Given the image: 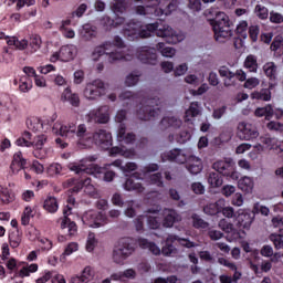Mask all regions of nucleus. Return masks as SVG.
<instances>
[{
    "instance_id": "nucleus-52",
    "label": "nucleus",
    "mask_w": 283,
    "mask_h": 283,
    "mask_svg": "<svg viewBox=\"0 0 283 283\" xmlns=\"http://www.w3.org/2000/svg\"><path fill=\"white\" fill-rule=\"evenodd\" d=\"M269 240H270V242L273 243L274 249H276L277 251H280V249H283L282 234L272 233V234H270Z\"/></svg>"
},
{
    "instance_id": "nucleus-31",
    "label": "nucleus",
    "mask_w": 283,
    "mask_h": 283,
    "mask_svg": "<svg viewBox=\"0 0 283 283\" xmlns=\"http://www.w3.org/2000/svg\"><path fill=\"white\" fill-rule=\"evenodd\" d=\"M263 72L270 81H275L277 78V64L275 62H266L263 65Z\"/></svg>"
},
{
    "instance_id": "nucleus-21",
    "label": "nucleus",
    "mask_w": 283,
    "mask_h": 283,
    "mask_svg": "<svg viewBox=\"0 0 283 283\" xmlns=\"http://www.w3.org/2000/svg\"><path fill=\"white\" fill-rule=\"evenodd\" d=\"M178 240V235L176 234H169L166 238V244L161 248V253L166 258H171L172 255L178 254V249L174 247V243Z\"/></svg>"
},
{
    "instance_id": "nucleus-34",
    "label": "nucleus",
    "mask_w": 283,
    "mask_h": 283,
    "mask_svg": "<svg viewBox=\"0 0 283 283\" xmlns=\"http://www.w3.org/2000/svg\"><path fill=\"white\" fill-rule=\"evenodd\" d=\"M273 106L272 105H266L264 107H258L254 111V116L258 118H262L263 116L266 118V120H271L273 118Z\"/></svg>"
},
{
    "instance_id": "nucleus-3",
    "label": "nucleus",
    "mask_w": 283,
    "mask_h": 283,
    "mask_svg": "<svg viewBox=\"0 0 283 283\" xmlns=\"http://www.w3.org/2000/svg\"><path fill=\"white\" fill-rule=\"evenodd\" d=\"M53 132L57 136H62V138H74L76 136L80 145H85V143L92 139V135L87 132L85 124L76 126L75 123L62 124L61 122H56L53 125Z\"/></svg>"
},
{
    "instance_id": "nucleus-1",
    "label": "nucleus",
    "mask_w": 283,
    "mask_h": 283,
    "mask_svg": "<svg viewBox=\"0 0 283 283\" xmlns=\"http://www.w3.org/2000/svg\"><path fill=\"white\" fill-rule=\"evenodd\" d=\"M154 32H157V36L165 39L166 43L176 44L185 41V33L176 32L167 24L159 28L158 22L143 27L140 22L130 21L124 29V36H126L128 41H134V39H149V36H153Z\"/></svg>"
},
{
    "instance_id": "nucleus-55",
    "label": "nucleus",
    "mask_w": 283,
    "mask_h": 283,
    "mask_svg": "<svg viewBox=\"0 0 283 283\" xmlns=\"http://www.w3.org/2000/svg\"><path fill=\"white\" fill-rule=\"evenodd\" d=\"M11 200L12 195L10 193V190L3 186H0V202L7 205L8 202H11Z\"/></svg>"
},
{
    "instance_id": "nucleus-15",
    "label": "nucleus",
    "mask_w": 283,
    "mask_h": 283,
    "mask_svg": "<svg viewBox=\"0 0 283 283\" xmlns=\"http://www.w3.org/2000/svg\"><path fill=\"white\" fill-rule=\"evenodd\" d=\"M93 140L101 149H109L113 145L112 133L106 129H97L93 134Z\"/></svg>"
},
{
    "instance_id": "nucleus-2",
    "label": "nucleus",
    "mask_w": 283,
    "mask_h": 283,
    "mask_svg": "<svg viewBox=\"0 0 283 283\" xmlns=\"http://www.w3.org/2000/svg\"><path fill=\"white\" fill-rule=\"evenodd\" d=\"M115 48L122 50L125 48V42L120 36H115L113 43L111 41L97 45L91 55L92 61H98L101 56H106L108 63H116V61H132V55L123 53V51H114Z\"/></svg>"
},
{
    "instance_id": "nucleus-8",
    "label": "nucleus",
    "mask_w": 283,
    "mask_h": 283,
    "mask_svg": "<svg viewBox=\"0 0 283 283\" xmlns=\"http://www.w3.org/2000/svg\"><path fill=\"white\" fill-rule=\"evenodd\" d=\"M67 169H70V171H74V174H77V175L91 174L92 176H95V178H98V176L103 174V168H101L98 165L87 164V159L70 163L67 165Z\"/></svg>"
},
{
    "instance_id": "nucleus-44",
    "label": "nucleus",
    "mask_w": 283,
    "mask_h": 283,
    "mask_svg": "<svg viewBox=\"0 0 283 283\" xmlns=\"http://www.w3.org/2000/svg\"><path fill=\"white\" fill-rule=\"evenodd\" d=\"M117 17L112 20V18L109 17H104L103 21L105 23L106 27L108 28H118V25H123V23H125V18L124 17H118V14H116Z\"/></svg>"
},
{
    "instance_id": "nucleus-40",
    "label": "nucleus",
    "mask_w": 283,
    "mask_h": 283,
    "mask_svg": "<svg viewBox=\"0 0 283 283\" xmlns=\"http://www.w3.org/2000/svg\"><path fill=\"white\" fill-rule=\"evenodd\" d=\"M42 43L43 42L41 41L40 35H31L30 42H29L30 50L28 54H34V52H39V50H41Z\"/></svg>"
},
{
    "instance_id": "nucleus-12",
    "label": "nucleus",
    "mask_w": 283,
    "mask_h": 283,
    "mask_svg": "<svg viewBox=\"0 0 283 283\" xmlns=\"http://www.w3.org/2000/svg\"><path fill=\"white\" fill-rule=\"evenodd\" d=\"M260 136L258 128L247 122H240L237 126V137L239 140H255Z\"/></svg>"
},
{
    "instance_id": "nucleus-50",
    "label": "nucleus",
    "mask_w": 283,
    "mask_h": 283,
    "mask_svg": "<svg viewBox=\"0 0 283 283\" xmlns=\"http://www.w3.org/2000/svg\"><path fill=\"white\" fill-rule=\"evenodd\" d=\"M252 98L258 101H271V91L269 88H263L260 92L252 93Z\"/></svg>"
},
{
    "instance_id": "nucleus-14",
    "label": "nucleus",
    "mask_w": 283,
    "mask_h": 283,
    "mask_svg": "<svg viewBox=\"0 0 283 283\" xmlns=\"http://www.w3.org/2000/svg\"><path fill=\"white\" fill-rule=\"evenodd\" d=\"M86 120L88 123H98L99 125L109 123V106L104 105L90 111L88 114H86Z\"/></svg>"
},
{
    "instance_id": "nucleus-11",
    "label": "nucleus",
    "mask_w": 283,
    "mask_h": 283,
    "mask_svg": "<svg viewBox=\"0 0 283 283\" xmlns=\"http://www.w3.org/2000/svg\"><path fill=\"white\" fill-rule=\"evenodd\" d=\"M78 50L74 44H67L60 49L59 52H55L51 55V63H56V61H62L63 63H67L70 61H74L76 57Z\"/></svg>"
},
{
    "instance_id": "nucleus-9",
    "label": "nucleus",
    "mask_w": 283,
    "mask_h": 283,
    "mask_svg": "<svg viewBox=\"0 0 283 283\" xmlns=\"http://www.w3.org/2000/svg\"><path fill=\"white\" fill-rule=\"evenodd\" d=\"M82 222L83 224H86V227H91L92 229H98L101 227H105L108 221L105 214L96 210H88L82 216Z\"/></svg>"
},
{
    "instance_id": "nucleus-16",
    "label": "nucleus",
    "mask_w": 283,
    "mask_h": 283,
    "mask_svg": "<svg viewBox=\"0 0 283 283\" xmlns=\"http://www.w3.org/2000/svg\"><path fill=\"white\" fill-rule=\"evenodd\" d=\"M137 59L147 65H156L158 55L156 54V49L142 46L137 50Z\"/></svg>"
},
{
    "instance_id": "nucleus-28",
    "label": "nucleus",
    "mask_w": 283,
    "mask_h": 283,
    "mask_svg": "<svg viewBox=\"0 0 283 283\" xmlns=\"http://www.w3.org/2000/svg\"><path fill=\"white\" fill-rule=\"evenodd\" d=\"M222 207H224V199H219L217 202L208 203L203 211L207 216H218L222 211Z\"/></svg>"
},
{
    "instance_id": "nucleus-33",
    "label": "nucleus",
    "mask_w": 283,
    "mask_h": 283,
    "mask_svg": "<svg viewBox=\"0 0 283 283\" xmlns=\"http://www.w3.org/2000/svg\"><path fill=\"white\" fill-rule=\"evenodd\" d=\"M161 129H167L168 127H174L178 129L182 125V120L177 117H164L160 122Z\"/></svg>"
},
{
    "instance_id": "nucleus-58",
    "label": "nucleus",
    "mask_w": 283,
    "mask_h": 283,
    "mask_svg": "<svg viewBox=\"0 0 283 283\" xmlns=\"http://www.w3.org/2000/svg\"><path fill=\"white\" fill-rule=\"evenodd\" d=\"M149 180L151 185H156V187H165V182L163 181V174L160 172L150 175Z\"/></svg>"
},
{
    "instance_id": "nucleus-35",
    "label": "nucleus",
    "mask_w": 283,
    "mask_h": 283,
    "mask_svg": "<svg viewBox=\"0 0 283 283\" xmlns=\"http://www.w3.org/2000/svg\"><path fill=\"white\" fill-rule=\"evenodd\" d=\"M253 179L251 177H243L238 182L239 189L245 193H251L253 191Z\"/></svg>"
},
{
    "instance_id": "nucleus-63",
    "label": "nucleus",
    "mask_w": 283,
    "mask_h": 283,
    "mask_svg": "<svg viewBox=\"0 0 283 283\" xmlns=\"http://www.w3.org/2000/svg\"><path fill=\"white\" fill-rule=\"evenodd\" d=\"M221 193L226 198H231V196H233V193H235V186H233V185L223 186L221 189Z\"/></svg>"
},
{
    "instance_id": "nucleus-47",
    "label": "nucleus",
    "mask_w": 283,
    "mask_h": 283,
    "mask_svg": "<svg viewBox=\"0 0 283 283\" xmlns=\"http://www.w3.org/2000/svg\"><path fill=\"white\" fill-rule=\"evenodd\" d=\"M140 78V72L134 71L133 73L128 74L125 80L126 87H134V85L138 84Z\"/></svg>"
},
{
    "instance_id": "nucleus-17",
    "label": "nucleus",
    "mask_w": 283,
    "mask_h": 283,
    "mask_svg": "<svg viewBox=\"0 0 283 283\" xmlns=\"http://www.w3.org/2000/svg\"><path fill=\"white\" fill-rule=\"evenodd\" d=\"M136 180H143L140 172H134L128 179H126L124 189L126 191H137V193H143V191H145V186H143L140 181Z\"/></svg>"
},
{
    "instance_id": "nucleus-46",
    "label": "nucleus",
    "mask_w": 283,
    "mask_h": 283,
    "mask_svg": "<svg viewBox=\"0 0 283 283\" xmlns=\"http://www.w3.org/2000/svg\"><path fill=\"white\" fill-rule=\"evenodd\" d=\"M198 107H199L198 102H192L190 104L189 109L186 111V116H185L186 122L191 120V118H196V116L200 114V109Z\"/></svg>"
},
{
    "instance_id": "nucleus-13",
    "label": "nucleus",
    "mask_w": 283,
    "mask_h": 283,
    "mask_svg": "<svg viewBox=\"0 0 283 283\" xmlns=\"http://www.w3.org/2000/svg\"><path fill=\"white\" fill-rule=\"evenodd\" d=\"M191 151L175 148L170 151H166L161 155L164 163H177L178 165H185L189 160Z\"/></svg>"
},
{
    "instance_id": "nucleus-48",
    "label": "nucleus",
    "mask_w": 283,
    "mask_h": 283,
    "mask_svg": "<svg viewBox=\"0 0 283 283\" xmlns=\"http://www.w3.org/2000/svg\"><path fill=\"white\" fill-rule=\"evenodd\" d=\"M34 216V210L31 207H25L21 216V224L28 227L30 224V219Z\"/></svg>"
},
{
    "instance_id": "nucleus-51",
    "label": "nucleus",
    "mask_w": 283,
    "mask_h": 283,
    "mask_svg": "<svg viewBox=\"0 0 283 283\" xmlns=\"http://www.w3.org/2000/svg\"><path fill=\"white\" fill-rule=\"evenodd\" d=\"M192 226L195 229H207L209 227V223L205 221V219L200 218L198 214L191 216Z\"/></svg>"
},
{
    "instance_id": "nucleus-45",
    "label": "nucleus",
    "mask_w": 283,
    "mask_h": 283,
    "mask_svg": "<svg viewBox=\"0 0 283 283\" xmlns=\"http://www.w3.org/2000/svg\"><path fill=\"white\" fill-rule=\"evenodd\" d=\"M32 134L30 132H24L22 137L15 140L18 147H32Z\"/></svg>"
},
{
    "instance_id": "nucleus-6",
    "label": "nucleus",
    "mask_w": 283,
    "mask_h": 283,
    "mask_svg": "<svg viewBox=\"0 0 283 283\" xmlns=\"http://www.w3.org/2000/svg\"><path fill=\"white\" fill-rule=\"evenodd\" d=\"M134 251H136V249L134 248L132 239H120L113 250V262H115V264H125V260L133 255Z\"/></svg>"
},
{
    "instance_id": "nucleus-32",
    "label": "nucleus",
    "mask_w": 283,
    "mask_h": 283,
    "mask_svg": "<svg viewBox=\"0 0 283 283\" xmlns=\"http://www.w3.org/2000/svg\"><path fill=\"white\" fill-rule=\"evenodd\" d=\"M139 247L142 249L149 250V252L153 253V255H160V253H161L160 248L155 242H151L147 239H140Z\"/></svg>"
},
{
    "instance_id": "nucleus-19",
    "label": "nucleus",
    "mask_w": 283,
    "mask_h": 283,
    "mask_svg": "<svg viewBox=\"0 0 283 283\" xmlns=\"http://www.w3.org/2000/svg\"><path fill=\"white\" fill-rule=\"evenodd\" d=\"M149 6L147 8L139 6L136 8V13L140 15H146V14H155V17H160L164 14L163 9H154L156 6H160L161 0H147Z\"/></svg>"
},
{
    "instance_id": "nucleus-42",
    "label": "nucleus",
    "mask_w": 283,
    "mask_h": 283,
    "mask_svg": "<svg viewBox=\"0 0 283 283\" xmlns=\"http://www.w3.org/2000/svg\"><path fill=\"white\" fill-rule=\"evenodd\" d=\"M244 67L249 70V72H258V56L250 54L244 60Z\"/></svg>"
},
{
    "instance_id": "nucleus-36",
    "label": "nucleus",
    "mask_w": 283,
    "mask_h": 283,
    "mask_svg": "<svg viewBox=\"0 0 283 283\" xmlns=\"http://www.w3.org/2000/svg\"><path fill=\"white\" fill-rule=\"evenodd\" d=\"M32 78H30L29 76H21L19 80V92H21V94H28V92L32 91Z\"/></svg>"
},
{
    "instance_id": "nucleus-30",
    "label": "nucleus",
    "mask_w": 283,
    "mask_h": 283,
    "mask_svg": "<svg viewBox=\"0 0 283 283\" xmlns=\"http://www.w3.org/2000/svg\"><path fill=\"white\" fill-rule=\"evenodd\" d=\"M254 219L255 217L252 216L251 213L242 212L238 216V224L243 229H251V224H253Z\"/></svg>"
},
{
    "instance_id": "nucleus-7",
    "label": "nucleus",
    "mask_w": 283,
    "mask_h": 283,
    "mask_svg": "<svg viewBox=\"0 0 283 283\" xmlns=\"http://www.w3.org/2000/svg\"><path fill=\"white\" fill-rule=\"evenodd\" d=\"M69 205L63 209V216L64 218L61 219V229L67 230L69 235H75L76 231H78V228L76 227V223L72 221V218L70 216H74V207L76 205V199L74 197H70L67 199Z\"/></svg>"
},
{
    "instance_id": "nucleus-61",
    "label": "nucleus",
    "mask_w": 283,
    "mask_h": 283,
    "mask_svg": "<svg viewBox=\"0 0 283 283\" xmlns=\"http://www.w3.org/2000/svg\"><path fill=\"white\" fill-rule=\"evenodd\" d=\"M147 224H148L149 229H160V218L149 216L147 218Z\"/></svg>"
},
{
    "instance_id": "nucleus-62",
    "label": "nucleus",
    "mask_w": 283,
    "mask_h": 283,
    "mask_svg": "<svg viewBox=\"0 0 283 283\" xmlns=\"http://www.w3.org/2000/svg\"><path fill=\"white\" fill-rule=\"evenodd\" d=\"M258 85H260V78L250 77V78L245 80L243 87H245V90H253V88L258 87Z\"/></svg>"
},
{
    "instance_id": "nucleus-60",
    "label": "nucleus",
    "mask_w": 283,
    "mask_h": 283,
    "mask_svg": "<svg viewBox=\"0 0 283 283\" xmlns=\"http://www.w3.org/2000/svg\"><path fill=\"white\" fill-rule=\"evenodd\" d=\"M218 226L224 233H231L233 231V223L228 222L227 219H221Z\"/></svg>"
},
{
    "instance_id": "nucleus-57",
    "label": "nucleus",
    "mask_w": 283,
    "mask_h": 283,
    "mask_svg": "<svg viewBox=\"0 0 283 283\" xmlns=\"http://www.w3.org/2000/svg\"><path fill=\"white\" fill-rule=\"evenodd\" d=\"M114 14H123L125 12V0H115V3L112 7Z\"/></svg>"
},
{
    "instance_id": "nucleus-43",
    "label": "nucleus",
    "mask_w": 283,
    "mask_h": 283,
    "mask_svg": "<svg viewBox=\"0 0 283 283\" xmlns=\"http://www.w3.org/2000/svg\"><path fill=\"white\" fill-rule=\"evenodd\" d=\"M84 185V192L90 196L91 198H96L98 192L96 191V187L93 186L91 178H85L83 180Z\"/></svg>"
},
{
    "instance_id": "nucleus-5",
    "label": "nucleus",
    "mask_w": 283,
    "mask_h": 283,
    "mask_svg": "<svg viewBox=\"0 0 283 283\" xmlns=\"http://www.w3.org/2000/svg\"><path fill=\"white\" fill-rule=\"evenodd\" d=\"M212 29L217 41L221 39H229L233 36V30L231 29V20L224 12H219L212 22Z\"/></svg>"
},
{
    "instance_id": "nucleus-39",
    "label": "nucleus",
    "mask_w": 283,
    "mask_h": 283,
    "mask_svg": "<svg viewBox=\"0 0 283 283\" xmlns=\"http://www.w3.org/2000/svg\"><path fill=\"white\" fill-rule=\"evenodd\" d=\"M156 48L163 56H166V59H171L176 56V49L171 46H166L163 42H159Z\"/></svg>"
},
{
    "instance_id": "nucleus-4",
    "label": "nucleus",
    "mask_w": 283,
    "mask_h": 283,
    "mask_svg": "<svg viewBox=\"0 0 283 283\" xmlns=\"http://www.w3.org/2000/svg\"><path fill=\"white\" fill-rule=\"evenodd\" d=\"M163 102L160 98H144L137 109L139 120H151L160 114Z\"/></svg>"
},
{
    "instance_id": "nucleus-18",
    "label": "nucleus",
    "mask_w": 283,
    "mask_h": 283,
    "mask_svg": "<svg viewBox=\"0 0 283 283\" xmlns=\"http://www.w3.org/2000/svg\"><path fill=\"white\" fill-rule=\"evenodd\" d=\"M48 143V136L45 135H38L34 137L33 142H31V147L34 148L33 156L35 158L43 159L45 158V149L43 147Z\"/></svg>"
},
{
    "instance_id": "nucleus-64",
    "label": "nucleus",
    "mask_w": 283,
    "mask_h": 283,
    "mask_svg": "<svg viewBox=\"0 0 283 283\" xmlns=\"http://www.w3.org/2000/svg\"><path fill=\"white\" fill-rule=\"evenodd\" d=\"M266 127L270 132H283V124L280 122H270Z\"/></svg>"
},
{
    "instance_id": "nucleus-20",
    "label": "nucleus",
    "mask_w": 283,
    "mask_h": 283,
    "mask_svg": "<svg viewBox=\"0 0 283 283\" xmlns=\"http://www.w3.org/2000/svg\"><path fill=\"white\" fill-rule=\"evenodd\" d=\"M182 216L178 213V211L174 209H165L164 210V220H163V227L165 229H171L176 222H181Z\"/></svg>"
},
{
    "instance_id": "nucleus-53",
    "label": "nucleus",
    "mask_w": 283,
    "mask_h": 283,
    "mask_svg": "<svg viewBox=\"0 0 283 283\" xmlns=\"http://www.w3.org/2000/svg\"><path fill=\"white\" fill-rule=\"evenodd\" d=\"M9 242L12 249H18L21 244V235L19 234V231H14L9 234Z\"/></svg>"
},
{
    "instance_id": "nucleus-24",
    "label": "nucleus",
    "mask_w": 283,
    "mask_h": 283,
    "mask_svg": "<svg viewBox=\"0 0 283 283\" xmlns=\"http://www.w3.org/2000/svg\"><path fill=\"white\" fill-rule=\"evenodd\" d=\"M219 76L223 78L224 87H233L235 85V73L231 72L229 67L221 66L219 69Z\"/></svg>"
},
{
    "instance_id": "nucleus-29",
    "label": "nucleus",
    "mask_w": 283,
    "mask_h": 283,
    "mask_svg": "<svg viewBox=\"0 0 283 283\" xmlns=\"http://www.w3.org/2000/svg\"><path fill=\"white\" fill-rule=\"evenodd\" d=\"M80 34L85 41H92V39H96V27L92 24H84L80 31Z\"/></svg>"
},
{
    "instance_id": "nucleus-49",
    "label": "nucleus",
    "mask_w": 283,
    "mask_h": 283,
    "mask_svg": "<svg viewBox=\"0 0 283 283\" xmlns=\"http://www.w3.org/2000/svg\"><path fill=\"white\" fill-rule=\"evenodd\" d=\"M97 244H98V241L96 240V234H94V232H90L86 240V251L88 253H92V251L96 249Z\"/></svg>"
},
{
    "instance_id": "nucleus-56",
    "label": "nucleus",
    "mask_w": 283,
    "mask_h": 283,
    "mask_svg": "<svg viewBox=\"0 0 283 283\" xmlns=\"http://www.w3.org/2000/svg\"><path fill=\"white\" fill-rule=\"evenodd\" d=\"M252 213H261V216H269L271 213V210L266 206H262L260 202L254 203Z\"/></svg>"
},
{
    "instance_id": "nucleus-27",
    "label": "nucleus",
    "mask_w": 283,
    "mask_h": 283,
    "mask_svg": "<svg viewBox=\"0 0 283 283\" xmlns=\"http://www.w3.org/2000/svg\"><path fill=\"white\" fill-rule=\"evenodd\" d=\"M188 171L193 176H198L202 171V159L196 156L188 157Z\"/></svg>"
},
{
    "instance_id": "nucleus-10",
    "label": "nucleus",
    "mask_w": 283,
    "mask_h": 283,
    "mask_svg": "<svg viewBox=\"0 0 283 283\" xmlns=\"http://www.w3.org/2000/svg\"><path fill=\"white\" fill-rule=\"evenodd\" d=\"M105 90V82L102 80H94L85 84L83 90V96L87 101H97L103 96V91Z\"/></svg>"
},
{
    "instance_id": "nucleus-22",
    "label": "nucleus",
    "mask_w": 283,
    "mask_h": 283,
    "mask_svg": "<svg viewBox=\"0 0 283 283\" xmlns=\"http://www.w3.org/2000/svg\"><path fill=\"white\" fill-rule=\"evenodd\" d=\"M27 163L28 161L25 160V158H23V154L21 151L15 153L13 155V159L10 166L11 174L17 176L19 171H23V169H25Z\"/></svg>"
},
{
    "instance_id": "nucleus-25",
    "label": "nucleus",
    "mask_w": 283,
    "mask_h": 283,
    "mask_svg": "<svg viewBox=\"0 0 283 283\" xmlns=\"http://www.w3.org/2000/svg\"><path fill=\"white\" fill-rule=\"evenodd\" d=\"M117 138L119 143H124L125 145H132V143L136 140V135L132 133H126L125 124H120L117 130Z\"/></svg>"
},
{
    "instance_id": "nucleus-54",
    "label": "nucleus",
    "mask_w": 283,
    "mask_h": 283,
    "mask_svg": "<svg viewBox=\"0 0 283 283\" xmlns=\"http://www.w3.org/2000/svg\"><path fill=\"white\" fill-rule=\"evenodd\" d=\"M254 12L259 19H269V9L262 4H256Z\"/></svg>"
},
{
    "instance_id": "nucleus-41",
    "label": "nucleus",
    "mask_w": 283,
    "mask_h": 283,
    "mask_svg": "<svg viewBox=\"0 0 283 283\" xmlns=\"http://www.w3.org/2000/svg\"><path fill=\"white\" fill-rule=\"evenodd\" d=\"M223 182L224 181L222 180V176H220V174H218V172H210L209 174V176H208V184L213 189H218V187H222Z\"/></svg>"
},
{
    "instance_id": "nucleus-38",
    "label": "nucleus",
    "mask_w": 283,
    "mask_h": 283,
    "mask_svg": "<svg viewBox=\"0 0 283 283\" xmlns=\"http://www.w3.org/2000/svg\"><path fill=\"white\" fill-rule=\"evenodd\" d=\"M43 207L49 213H56L59 211V200L54 197H49L45 199Z\"/></svg>"
},
{
    "instance_id": "nucleus-26",
    "label": "nucleus",
    "mask_w": 283,
    "mask_h": 283,
    "mask_svg": "<svg viewBox=\"0 0 283 283\" xmlns=\"http://www.w3.org/2000/svg\"><path fill=\"white\" fill-rule=\"evenodd\" d=\"M61 101L70 103L72 107H78L81 105V97H78V94L72 93V90L65 88L64 92L61 95Z\"/></svg>"
},
{
    "instance_id": "nucleus-23",
    "label": "nucleus",
    "mask_w": 283,
    "mask_h": 283,
    "mask_svg": "<svg viewBox=\"0 0 283 283\" xmlns=\"http://www.w3.org/2000/svg\"><path fill=\"white\" fill-rule=\"evenodd\" d=\"M235 163L233 159L228 158L226 160H218L212 165V168L214 171H218V174H222V176L229 175L230 171L233 170V166Z\"/></svg>"
},
{
    "instance_id": "nucleus-37",
    "label": "nucleus",
    "mask_w": 283,
    "mask_h": 283,
    "mask_svg": "<svg viewBox=\"0 0 283 283\" xmlns=\"http://www.w3.org/2000/svg\"><path fill=\"white\" fill-rule=\"evenodd\" d=\"M64 187H71V191L73 193H78L81 189H85V185L83 184V180H77L75 178L67 179L64 182Z\"/></svg>"
},
{
    "instance_id": "nucleus-59",
    "label": "nucleus",
    "mask_w": 283,
    "mask_h": 283,
    "mask_svg": "<svg viewBox=\"0 0 283 283\" xmlns=\"http://www.w3.org/2000/svg\"><path fill=\"white\" fill-rule=\"evenodd\" d=\"M136 207H138L136 201H128L125 216H127V218H134V216H136Z\"/></svg>"
}]
</instances>
